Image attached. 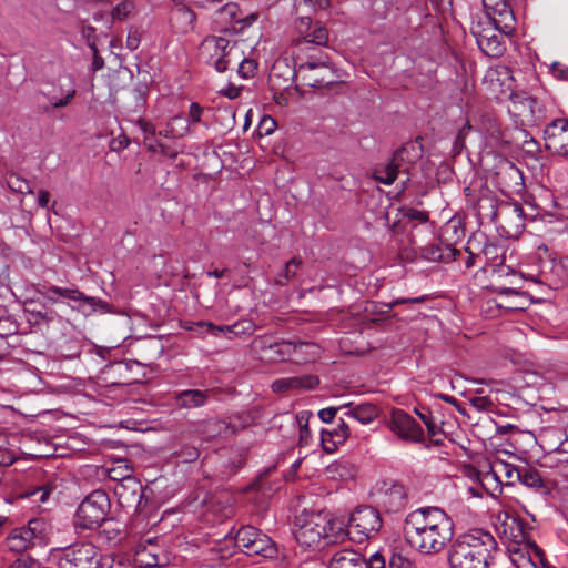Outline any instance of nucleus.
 <instances>
[{
  "label": "nucleus",
  "mask_w": 568,
  "mask_h": 568,
  "mask_svg": "<svg viewBox=\"0 0 568 568\" xmlns=\"http://www.w3.org/2000/svg\"><path fill=\"white\" fill-rule=\"evenodd\" d=\"M403 536L414 550L423 555H436L452 541L454 523L438 507H422L406 516Z\"/></svg>",
  "instance_id": "nucleus-1"
},
{
  "label": "nucleus",
  "mask_w": 568,
  "mask_h": 568,
  "mask_svg": "<svg viewBox=\"0 0 568 568\" xmlns=\"http://www.w3.org/2000/svg\"><path fill=\"white\" fill-rule=\"evenodd\" d=\"M497 549L494 536L481 529L459 535L450 545V568H489L491 554Z\"/></svg>",
  "instance_id": "nucleus-2"
},
{
  "label": "nucleus",
  "mask_w": 568,
  "mask_h": 568,
  "mask_svg": "<svg viewBox=\"0 0 568 568\" xmlns=\"http://www.w3.org/2000/svg\"><path fill=\"white\" fill-rule=\"evenodd\" d=\"M284 75L282 89L291 87L294 78L301 80L303 85L310 88H322L334 82V71L326 62L306 61L297 68H291L285 60L276 61L270 74V81L275 87V80Z\"/></svg>",
  "instance_id": "nucleus-3"
},
{
  "label": "nucleus",
  "mask_w": 568,
  "mask_h": 568,
  "mask_svg": "<svg viewBox=\"0 0 568 568\" xmlns=\"http://www.w3.org/2000/svg\"><path fill=\"white\" fill-rule=\"evenodd\" d=\"M542 89L535 85L530 91L525 89L516 90L509 94L510 115L523 126H537L546 119V104L540 97Z\"/></svg>",
  "instance_id": "nucleus-4"
},
{
  "label": "nucleus",
  "mask_w": 568,
  "mask_h": 568,
  "mask_svg": "<svg viewBox=\"0 0 568 568\" xmlns=\"http://www.w3.org/2000/svg\"><path fill=\"white\" fill-rule=\"evenodd\" d=\"M254 345L260 351L261 356L268 362H284L290 359L296 353L304 355L302 361L314 362L320 357L321 353L320 346L314 343H293L290 341L277 342L267 336L256 337Z\"/></svg>",
  "instance_id": "nucleus-5"
},
{
  "label": "nucleus",
  "mask_w": 568,
  "mask_h": 568,
  "mask_svg": "<svg viewBox=\"0 0 568 568\" xmlns=\"http://www.w3.org/2000/svg\"><path fill=\"white\" fill-rule=\"evenodd\" d=\"M295 539L304 548L317 549L326 542L329 514L303 511L296 517Z\"/></svg>",
  "instance_id": "nucleus-6"
},
{
  "label": "nucleus",
  "mask_w": 568,
  "mask_h": 568,
  "mask_svg": "<svg viewBox=\"0 0 568 568\" xmlns=\"http://www.w3.org/2000/svg\"><path fill=\"white\" fill-rule=\"evenodd\" d=\"M110 509V499L105 491L93 490L79 505L75 516V528L93 530L105 521Z\"/></svg>",
  "instance_id": "nucleus-7"
},
{
  "label": "nucleus",
  "mask_w": 568,
  "mask_h": 568,
  "mask_svg": "<svg viewBox=\"0 0 568 568\" xmlns=\"http://www.w3.org/2000/svg\"><path fill=\"white\" fill-rule=\"evenodd\" d=\"M201 53L206 57V63L217 72H224L232 62L239 61L243 52L236 42L223 37L211 36L201 43Z\"/></svg>",
  "instance_id": "nucleus-8"
},
{
  "label": "nucleus",
  "mask_w": 568,
  "mask_h": 568,
  "mask_svg": "<svg viewBox=\"0 0 568 568\" xmlns=\"http://www.w3.org/2000/svg\"><path fill=\"white\" fill-rule=\"evenodd\" d=\"M99 550L92 542H75L63 549L58 568H99Z\"/></svg>",
  "instance_id": "nucleus-9"
},
{
  "label": "nucleus",
  "mask_w": 568,
  "mask_h": 568,
  "mask_svg": "<svg viewBox=\"0 0 568 568\" xmlns=\"http://www.w3.org/2000/svg\"><path fill=\"white\" fill-rule=\"evenodd\" d=\"M44 521L32 519L27 526L13 529L6 539V545L13 552H22L44 540Z\"/></svg>",
  "instance_id": "nucleus-10"
},
{
  "label": "nucleus",
  "mask_w": 568,
  "mask_h": 568,
  "mask_svg": "<svg viewBox=\"0 0 568 568\" xmlns=\"http://www.w3.org/2000/svg\"><path fill=\"white\" fill-rule=\"evenodd\" d=\"M372 503L384 507L388 513H397L407 504V490L404 485L395 481H383L369 494Z\"/></svg>",
  "instance_id": "nucleus-11"
},
{
  "label": "nucleus",
  "mask_w": 568,
  "mask_h": 568,
  "mask_svg": "<svg viewBox=\"0 0 568 568\" xmlns=\"http://www.w3.org/2000/svg\"><path fill=\"white\" fill-rule=\"evenodd\" d=\"M496 531L506 549L519 547L520 544L530 541V528L527 523L513 515L506 514L496 525Z\"/></svg>",
  "instance_id": "nucleus-12"
},
{
  "label": "nucleus",
  "mask_w": 568,
  "mask_h": 568,
  "mask_svg": "<svg viewBox=\"0 0 568 568\" xmlns=\"http://www.w3.org/2000/svg\"><path fill=\"white\" fill-rule=\"evenodd\" d=\"M486 16L506 37L516 30V18L508 0H481Z\"/></svg>",
  "instance_id": "nucleus-13"
},
{
  "label": "nucleus",
  "mask_w": 568,
  "mask_h": 568,
  "mask_svg": "<svg viewBox=\"0 0 568 568\" xmlns=\"http://www.w3.org/2000/svg\"><path fill=\"white\" fill-rule=\"evenodd\" d=\"M514 82L511 69L504 64L489 68L483 80L486 90L495 99H501L505 95L509 97L511 92H515Z\"/></svg>",
  "instance_id": "nucleus-14"
},
{
  "label": "nucleus",
  "mask_w": 568,
  "mask_h": 568,
  "mask_svg": "<svg viewBox=\"0 0 568 568\" xmlns=\"http://www.w3.org/2000/svg\"><path fill=\"white\" fill-rule=\"evenodd\" d=\"M390 429L407 442L423 443L425 440L422 426L414 417L402 409L392 413Z\"/></svg>",
  "instance_id": "nucleus-15"
},
{
  "label": "nucleus",
  "mask_w": 568,
  "mask_h": 568,
  "mask_svg": "<svg viewBox=\"0 0 568 568\" xmlns=\"http://www.w3.org/2000/svg\"><path fill=\"white\" fill-rule=\"evenodd\" d=\"M546 149L559 156H568V120L556 119L544 130Z\"/></svg>",
  "instance_id": "nucleus-16"
},
{
  "label": "nucleus",
  "mask_w": 568,
  "mask_h": 568,
  "mask_svg": "<svg viewBox=\"0 0 568 568\" xmlns=\"http://www.w3.org/2000/svg\"><path fill=\"white\" fill-rule=\"evenodd\" d=\"M511 562L517 568H537L545 566V558L541 549L532 541L520 544L519 547L507 549Z\"/></svg>",
  "instance_id": "nucleus-17"
},
{
  "label": "nucleus",
  "mask_w": 568,
  "mask_h": 568,
  "mask_svg": "<svg viewBox=\"0 0 568 568\" xmlns=\"http://www.w3.org/2000/svg\"><path fill=\"white\" fill-rule=\"evenodd\" d=\"M114 494L123 508L140 510L144 496L142 485L138 479L125 478V481L118 483Z\"/></svg>",
  "instance_id": "nucleus-18"
},
{
  "label": "nucleus",
  "mask_w": 568,
  "mask_h": 568,
  "mask_svg": "<svg viewBox=\"0 0 568 568\" xmlns=\"http://www.w3.org/2000/svg\"><path fill=\"white\" fill-rule=\"evenodd\" d=\"M478 48L484 54L490 58H499L506 51V44L503 39L505 36L494 24L481 31H474Z\"/></svg>",
  "instance_id": "nucleus-19"
},
{
  "label": "nucleus",
  "mask_w": 568,
  "mask_h": 568,
  "mask_svg": "<svg viewBox=\"0 0 568 568\" xmlns=\"http://www.w3.org/2000/svg\"><path fill=\"white\" fill-rule=\"evenodd\" d=\"M382 527L379 511L373 506L357 507V546Z\"/></svg>",
  "instance_id": "nucleus-20"
},
{
  "label": "nucleus",
  "mask_w": 568,
  "mask_h": 568,
  "mask_svg": "<svg viewBox=\"0 0 568 568\" xmlns=\"http://www.w3.org/2000/svg\"><path fill=\"white\" fill-rule=\"evenodd\" d=\"M77 93L75 84L70 75L60 77L58 83L53 85L52 90L44 93L50 101L51 106L54 109L62 108L69 104Z\"/></svg>",
  "instance_id": "nucleus-21"
},
{
  "label": "nucleus",
  "mask_w": 568,
  "mask_h": 568,
  "mask_svg": "<svg viewBox=\"0 0 568 568\" xmlns=\"http://www.w3.org/2000/svg\"><path fill=\"white\" fill-rule=\"evenodd\" d=\"M487 202L491 209L489 217L493 222L498 223L503 219L514 222L517 227L524 226L525 212L520 204L516 202H504L495 209L491 200H487Z\"/></svg>",
  "instance_id": "nucleus-22"
},
{
  "label": "nucleus",
  "mask_w": 568,
  "mask_h": 568,
  "mask_svg": "<svg viewBox=\"0 0 568 568\" xmlns=\"http://www.w3.org/2000/svg\"><path fill=\"white\" fill-rule=\"evenodd\" d=\"M318 384L320 379L317 376L303 375L275 379L271 387L275 393H284L288 390H311Z\"/></svg>",
  "instance_id": "nucleus-23"
},
{
  "label": "nucleus",
  "mask_w": 568,
  "mask_h": 568,
  "mask_svg": "<svg viewBox=\"0 0 568 568\" xmlns=\"http://www.w3.org/2000/svg\"><path fill=\"white\" fill-rule=\"evenodd\" d=\"M440 409L442 406L439 405H435L432 408L425 406L414 408L415 414L425 424L429 437L443 434L444 420L438 415Z\"/></svg>",
  "instance_id": "nucleus-24"
},
{
  "label": "nucleus",
  "mask_w": 568,
  "mask_h": 568,
  "mask_svg": "<svg viewBox=\"0 0 568 568\" xmlns=\"http://www.w3.org/2000/svg\"><path fill=\"white\" fill-rule=\"evenodd\" d=\"M422 257L429 262L449 263L455 261L459 251L450 244H429L422 247Z\"/></svg>",
  "instance_id": "nucleus-25"
},
{
  "label": "nucleus",
  "mask_w": 568,
  "mask_h": 568,
  "mask_svg": "<svg viewBox=\"0 0 568 568\" xmlns=\"http://www.w3.org/2000/svg\"><path fill=\"white\" fill-rule=\"evenodd\" d=\"M422 146L416 142L405 143L393 154V161L399 166L400 172L408 174V164L415 163L422 158Z\"/></svg>",
  "instance_id": "nucleus-26"
},
{
  "label": "nucleus",
  "mask_w": 568,
  "mask_h": 568,
  "mask_svg": "<svg viewBox=\"0 0 568 568\" xmlns=\"http://www.w3.org/2000/svg\"><path fill=\"white\" fill-rule=\"evenodd\" d=\"M195 13L184 4H178L171 12V24L179 33H187L194 29Z\"/></svg>",
  "instance_id": "nucleus-27"
},
{
  "label": "nucleus",
  "mask_w": 568,
  "mask_h": 568,
  "mask_svg": "<svg viewBox=\"0 0 568 568\" xmlns=\"http://www.w3.org/2000/svg\"><path fill=\"white\" fill-rule=\"evenodd\" d=\"M519 483L524 486L531 488L542 495L550 494L551 486L550 481L546 480L539 470L531 468L529 466L521 467V474Z\"/></svg>",
  "instance_id": "nucleus-28"
},
{
  "label": "nucleus",
  "mask_w": 568,
  "mask_h": 568,
  "mask_svg": "<svg viewBox=\"0 0 568 568\" xmlns=\"http://www.w3.org/2000/svg\"><path fill=\"white\" fill-rule=\"evenodd\" d=\"M495 175L498 183L507 187L511 186V184L518 185L523 180L521 171L507 159L499 160Z\"/></svg>",
  "instance_id": "nucleus-29"
},
{
  "label": "nucleus",
  "mask_w": 568,
  "mask_h": 568,
  "mask_svg": "<svg viewBox=\"0 0 568 568\" xmlns=\"http://www.w3.org/2000/svg\"><path fill=\"white\" fill-rule=\"evenodd\" d=\"M210 393L200 389H186L175 396L176 406L181 408H197L206 404Z\"/></svg>",
  "instance_id": "nucleus-30"
},
{
  "label": "nucleus",
  "mask_w": 568,
  "mask_h": 568,
  "mask_svg": "<svg viewBox=\"0 0 568 568\" xmlns=\"http://www.w3.org/2000/svg\"><path fill=\"white\" fill-rule=\"evenodd\" d=\"M427 298L426 295H422L418 297L413 298H397L394 300L390 303H385L381 306H378L375 302H365V306L363 311L366 313V315L363 316V320H368V314L375 315V314H385L389 313L396 305L405 304V303H423Z\"/></svg>",
  "instance_id": "nucleus-31"
},
{
  "label": "nucleus",
  "mask_w": 568,
  "mask_h": 568,
  "mask_svg": "<svg viewBox=\"0 0 568 568\" xmlns=\"http://www.w3.org/2000/svg\"><path fill=\"white\" fill-rule=\"evenodd\" d=\"M234 503L235 498L233 495L229 493H222L211 500L210 506L216 514V519L224 520L233 515Z\"/></svg>",
  "instance_id": "nucleus-32"
},
{
  "label": "nucleus",
  "mask_w": 568,
  "mask_h": 568,
  "mask_svg": "<svg viewBox=\"0 0 568 568\" xmlns=\"http://www.w3.org/2000/svg\"><path fill=\"white\" fill-rule=\"evenodd\" d=\"M220 19L225 23H241L244 22L245 24H251L253 21L256 20L255 14L246 16L245 18H242L241 10L237 3L229 2L225 6H223L219 11Z\"/></svg>",
  "instance_id": "nucleus-33"
},
{
  "label": "nucleus",
  "mask_w": 568,
  "mask_h": 568,
  "mask_svg": "<svg viewBox=\"0 0 568 568\" xmlns=\"http://www.w3.org/2000/svg\"><path fill=\"white\" fill-rule=\"evenodd\" d=\"M399 172V166L393 161V159H390L389 162L374 168L372 175L375 181L385 185H390L394 183Z\"/></svg>",
  "instance_id": "nucleus-34"
},
{
  "label": "nucleus",
  "mask_w": 568,
  "mask_h": 568,
  "mask_svg": "<svg viewBox=\"0 0 568 568\" xmlns=\"http://www.w3.org/2000/svg\"><path fill=\"white\" fill-rule=\"evenodd\" d=\"M483 131L488 146L495 149L508 144L498 122L491 120L487 121L483 126Z\"/></svg>",
  "instance_id": "nucleus-35"
},
{
  "label": "nucleus",
  "mask_w": 568,
  "mask_h": 568,
  "mask_svg": "<svg viewBox=\"0 0 568 568\" xmlns=\"http://www.w3.org/2000/svg\"><path fill=\"white\" fill-rule=\"evenodd\" d=\"M250 547L251 549L245 550V554L248 556L260 555L263 557H273L276 552L272 539L262 531H260V536L256 537L255 541Z\"/></svg>",
  "instance_id": "nucleus-36"
},
{
  "label": "nucleus",
  "mask_w": 568,
  "mask_h": 568,
  "mask_svg": "<svg viewBox=\"0 0 568 568\" xmlns=\"http://www.w3.org/2000/svg\"><path fill=\"white\" fill-rule=\"evenodd\" d=\"M260 531L257 528L253 526H244L237 530L234 542L235 546L245 554V550L251 549L250 546L255 541L256 537L260 536Z\"/></svg>",
  "instance_id": "nucleus-37"
},
{
  "label": "nucleus",
  "mask_w": 568,
  "mask_h": 568,
  "mask_svg": "<svg viewBox=\"0 0 568 568\" xmlns=\"http://www.w3.org/2000/svg\"><path fill=\"white\" fill-rule=\"evenodd\" d=\"M349 531L347 525L342 519L332 518L329 515V527L327 528L326 544H336L344 541Z\"/></svg>",
  "instance_id": "nucleus-38"
},
{
  "label": "nucleus",
  "mask_w": 568,
  "mask_h": 568,
  "mask_svg": "<svg viewBox=\"0 0 568 568\" xmlns=\"http://www.w3.org/2000/svg\"><path fill=\"white\" fill-rule=\"evenodd\" d=\"M72 310L80 312L84 316H89L98 310L109 312V304L101 298L85 295L83 303L72 306Z\"/></svg>",
  "instance_id": "nucleus-39"
},
{
  "label": "nucleus",
  "mask_w": 568,
  "mask_h": 568,
  "mask_svg": "<svg viewBox=\"0 0 568 568\" xmlns=\"http://www.w3.org/2000/svg\"><path fill=\"white\" fill-rule=\"evenodd\" d=\"M312 413L308 410H302L293 417V424L297 425L300 429V445L307 446L311 439V430L308 428V422Z\"/></svg>",
  "instance_id": "nucleus-40"
},
{
  "label": "nucleus",
  "mask_w": 568,
  "mask_h": 568,
  "mask_svg": "<svg viewBox=\"0 0 568 568\" xmlns=\"http://www.w3.org/2000/svg\"><path fill=\"white\" fill-rule=\"evenodd\" d=\"M328 568H355V550L344 548L336 551L331 559Z\"/></svg>",
  "instance_id": "nucleus-41"
},
{
  "label": "nucleus",
  "mask_w": 568,
  "mask_h": 568,
  "mask_svg": "<svg viewBox=\"0 0 568 568\" xmlns=\"http://www.w3.org/2000/svg\"><path fill=\"white\" fill-rule=\"evenodd\" d=\"M378 408L369 403H357V422L361 424H372L378 417Z\"/></svg>",
  "instance_id": "nucleus-42"
},
{
  "label": "nucleus",
  "mask_w": 568,
  "mask_h": 568,
  "mask_svg": "<svg viewBox=\"0 0 568 568\" xmlns=\"http://www.w3.org/2000/svg\"><path fill=\"white\" fill-rule=\"evenodd\" d=\"M302 264L301 260L291 258L284 268L275 276V284L280 286L286 285L296 274V270Z\"/></svg>",
  "instance_id": "nucleus-43"
},
{
  "label": "nucleus",
  "mask_w": 568,
  "mask_h": 568,
  "mask_svg": "<svg viewBox=\"0 0 568 568\" xmlns=\"http://www.w3.org/2000/svg\"><path fill=\"white\" fill-rule=\"evenodd\" d=\"M50 291L62 298L77 303V305L82 304L85 296L84 293L73 287H60L57 285H50Z\"/></svg>",
  "instance_id": "nucleus-44"
},
{
  "label": "nucleus",
  "mask_w": 568,
  "mask_h": 568,
  "mask_svg": "<svg viewBox=\"0 0 568 568\" xmlns=\"http://www.w3.org/2000/svg\"><path fill=\"white\" fill-rule=\"evenodd\" d=\"M304 41L316 45L326 44L328 41V31L320 23L313 24L310 33H305Z\"/></svg>",
  "instance_id": "nucleus-45"
},
{
  "label": "nucleus",
  "mask_w": 568,
  "mask_h": 568,
  "mask_svg": "<svg viewBox=\"0 0 568 568\" xmlns=\"http://www.w3.org/2000/svg\"><path fill=\"white\" fill-rule=\"evenodd\" d=\"M7 184L10 190L21 194H32L33 190L29 181L19 174L11 173L7 179Z\"/></svg>",
  "instance_id": "nucleus-46"
},
{
  "label": "nucleus",
  "mask_w": 568,
  "mask_h": 568,
  "mask_svg": "<svg viewBox=\"0 0 568 568\" xmlns=\"http://www.w3.org/2000/svg\"><path fill=\"white\" fill-rule=\"evenodd\" d=\"M134 8L133 0H123L112 9L111 17L113 20L123 21L131 14Z\"/></svg>",
  "instance_id": "nucleus-47"
},
{
  "label": "nucleus",
  "mask_w": 568,
  "mask_h": 568,
  "mask_svg": "<svg viewBox=\"0 0 568 568\" xmlns=\"http://www.w3.org/2000/svg\"><path fill=\"white\" fill-rule=\"evenodd\" d=\"M204 113V108L201 106L197 102H192L190 104L189 114H187V124L183 126L182 132L179 135H183L189 131L190 124H196L202 121V115Z\"/></svg>",
  "instance_id": "nucleus-48"
},
{
  "label": "nucleus",
  "mask_w": 568,
  "mask_h": 568,
  "mask_svg": "<svg viewBox=\"0 0 568 568\" xmlns=\"http://www.w3.org/2000/svg\"><path fill=\"white\" fill-rule=\"evenodd\" d=\"M99 568H132L128 560L114 555L100 556Z\"/></svg>",
  "instance_id": "nucleus-49"
},
{
  "label": "nucleus",
  "mask_w": 568,
  "mask_h": 568,
  "mask_svg": "<svg viewBox=\"0 0 568 568\" xmlns=\"http://www.w3.org/2000/svg\"><path fill=\"white\" fill-rule=\"evenodd\" d=\"M499 471L505 475L508 485H514L516 481L519 483L521 467L509 463H501Z\"/></svg>",
  "instance_id": "nucleus-50"
},
{
  "label": "nucleus",
  "mask_w": 568,
  "mask_h": 568,
  "mask_svg": "<svg viewBox=\"0 0 568 568\" xmlns=\"http://www.w3.org/2000/svg\"><path fill=\"white\" fill-rule=\"evenodd\" d=\"M359 561H362V568H385V559L378 551L373 552L368 560L357 552V565Z\"/></svg>",
  "instance_id": "nucleus-51"
},
{
  "label": "nucleus",
  "mask_w": 568,
  "mask_h": 568,
  "mask_svg": "<svg viewBox=\"0 0 568 568\" xmlns=\"http://www.w3.org/2000/svg\"><path fill=\"white\" fill-rule=\"evenodd\" d=\"M257 63L253 59L243 58L239 64L237 72L243 79H250L255 74Z\"/></svg>",
  "instance_id": "nucleus-52"
},
{
  "label": "nucleus",
  "mask_w": 568,
  "mask_h": 568,
  "mask_svg": "<svg viewBox=\"0 0 568 568\" xmlns=\"http://www.w3.org/2000/svg\"><path fill=\"white\" fill-rule=\"evenodd\" d=\"M178 457L183 463H193L200 456V450L194 446H182L179 452H176Z\"/></svg>",
  "instance_id": "nucleus-53"
},
{
  "label": "nucleus",
  "mask_w": 568,
  "mask_h": 568,
  "mask_svg": "<svg viewBox=\"0 0 568 568\" xmlns=\"http://www.w3.org/2000/svg\"><path fill=\"white\" fill-rule=\"evenodd\" d=\"M103 524H104V526H103V529L101 530V535H103L108 541H113V540L118 539L122 532L119 525L114 524L113 521H106V520Z\"/></svg>",
  "instance_id": "nucleus-54"
},
{
  "label": "nucleus",
  "mask_w": 568,
  "mask_h": 568,
  "mask_svg": "<svg viewBox=\"0 0 568 568\" xmlns=\"http://www.w3.org/2000/svg\"><path fill=\"white\" fill-rule=\"evenodd\" d=\"M131 473H132V469L130 467H128L126 465L118 466V467H113L109 470V477L112 480H118L119 483H121V481H125V478H133L131 476Z\"/></svg>",
  "instance_id": "nucleus-55"
},
{
  "label": "nucleus",
  "mask_w": 568,
  "mask_h": 568,
  "mask_svg": "<svg viewBox=\"0 0 568 568\" xmlns=\"http://www.w3.org/2000/svg\"><path fill=\"white\" fill-rule=\"evenodd\" d=\"M148 85L145 84H139L133 89V98L135 101V109H142L146 103L148 98Z\"/></svg>",
  "instance_id": "nucleus-56"
},
{
  "label": "nucleus",
  "mask_w": 568,
  "mask_h": 568,
  "mask_svg": "<svg viewBox=\"0 0 568 568\" xmlns=\"http://www.w3.org/2000/svg\"><path fill=\"white\" fill-rule=\"evenodd\" d=\"M564 452L561 449H556L551 455L548 456L547 460L550 467H554L555 463H559L561 465V469L566 476H568V457L561 456Z\"/></svg>",
  "instance_id": "nucleus-57"
},
{
  "label": "nucleus",
  "mask_w": 568,
  "mask_h": 568,
  "mask_svg": "<svg viewBox=\"0 0 568 568\" xmlns=\"http://www.w3.org/2000/svg\"><path fill=\"white\" fill-rule=\"evenodd\" d=\"M136 561L140 564V566L144 567H155L159 565V559L156 556L146 554L145 549L139 550L136 552Z\"/></svg>",
  "instance_id": "nucleus-58"
},
{
  "label": "nucleus",
  "mask_w": 568,
  "mask_h": 568,
  "mask_svg": "<svg viewBox=\"0 0 568 568\" xmlns=\"http://www.w3.org/2000/svg\"><path fill=\"white\" fill-rule=\"evenodd\" d=\"M470 130L471 125L467 122L458 131L454 141V150L456 152H459L465 146V136Z\"/></svg>",
  "instance_id": "nucleus-59"
},
{
  "label": "nucleus",
  "mask_w": 568,
  "mask_h": 568,
  "mask_svg": "<svg viewBox=\"0 0 568 568\" xmlns=\"http://www.w3.org/2000/svg\"><path fill=\"white\" fill-rule=\"evenodd\" d=\"M141 42V33L135 28H130L128 37H126V48L131 51H134L139 48Z\"/></svg>",
  "instance_id": "nucleus-60"
},
{
  "label": "nucleus",
  "mask_w": 568,
  "mask_h": 568,
  "mask_svg": "<svg viewBox=\"0 0 568 568\" xmlns=\"http://www.w3.org/2000/svg\"><path fill=\"white\" fill-rule=\"evenodd\" d=\"M389 568H414V564L406 557L394 554L389 560Z\"/></svg>",
  "instance_id": "nucleus-61"
},
{
  "label": "nucleus",
  "mask_w": 568,
  "mask_h": 568,
  "mask_svg": "<svg viewBox=\"0 0 568 568\" xmlns=\"http://www.w3.org/2000/svg\"><path fill=\"white\" fill-rule=\"evenodd\" d=\"M14 450L0 446V466H10L17 460Z\"/></svg>",
  "instance_id": "nucleus-62"
},
{
  "label": "nucleus",
  "mask_w": 568,
  "mask_h": 568,
  "mask_svg": "<svg viewBox=\"0 0 568 568\" xmlns=\"http://www.w3.org/2000/svg\"><path fill=\"white\" fill-rule=\"evenodd\" d=\"M552 75L561 81L568 80V67L559 62H554L550 67Z\"/></svg>",
  "instance_id": "nucleus-63"
},
{
  "label": "nucleus",
  "mask_w": 568,
  "mask_h": 568,
  "mask_svg": "<svg viewBox=\"0 0 568 568\" xmlns=\"http://www.w3.org/2000/svg\"><path fill=\"white\" fill-rule=\"evenodd\" d=\"M11 568H39V564L29 557H21Z\"/></svg>",
  "instance_id": "nucleus-64"
}]
</instances>
